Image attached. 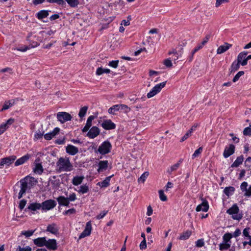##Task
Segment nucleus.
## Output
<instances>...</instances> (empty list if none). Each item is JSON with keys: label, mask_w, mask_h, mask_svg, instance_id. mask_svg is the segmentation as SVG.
Segmentation results:
<instances>
[{"label": "nucleus", "mask_w": 251, "mask_h": 251, "mask_svg": "<svg viewBox=\"0 0 251 251\" xmlns=\"http://www.w3.org/2000/svg\"><path fill=\"white\" fill-rule=\"evenodd\" d=\"M37 181L33 177L26 176L23 179L20 180V190L18 195V199H20L23 195L25 194L26 191L28 189V184H31V186L35 184Z\"/></svg>", "instance_id": "f257e3e1"}, {"label": "nucleus", "mask_w": 251, "mask_h": 251, "mask_svg": "<svg viewBox=\"0 0 251 251\" xmlns=\"http://www.w3.org/2000/svg\"><path fill=\"white\" fill-rule=\"evenodd\" d=\"M58 171L61 172H69L73 169V166L68 158L60 157L56 163Z\"/></svg>", "instance_id": "f03ea898"}, {"label": "nucleus", "mask_w": 251, "mask_h": 251, "mask_svg": "<svg viewBox=\"0 0 251 251\" xmlns=\"http://www.w3.org/2000/svg\"><path fill=\"white\" fill-rule=\"evenodd\" d=\"M167 81H164L155 85L152 89L147 94V98L150 99L159 93L161 89L164 88Z\"/></svg>", "instance_id": "7ed1b4c3"}, {"label": "nucleus", "mask_w": 251, "mask_h": 251, "mask_svg": "<svg viewBox=\"0 0 251 251\" xmlns=\"http://www.w3.org/2000/svg\"><path fill=\"white\" fill-rule=\"evenodd\" d=\"M111 148L112 145L110 142L105 141L99 146L98 151L100 154L104 155L110 152Z\"/></svg>", "instance_id": "20e7f679"}, {"label": "nucleus", "mask_w": 251, "mask_h": 251, "mask_svg": "<svg viewBox=\"0 0 251 251\" xmlns=\"http://www.w3.org/2000/svg\"><path fill=\"white\" fill-rule=\"evenodd\" d=\"M56 205V203L53 200H48L41 203V209L45 211L53 208Z\"/></svg>", "instance_id": "39448f33"}, {"label": "nucleus", "mask_w": 251, "mask_h": 251, "mask_svg": "<svg viewBox=\"0 0 251 251\" xmlns=\"http://www.w3.org/2000/svg\"><path fill=\"white\" fill-rule=\"evenodd\" d=\"M57 118L61 123L71 120V115L66 112H59L57 114Z\"/></svg>", "instance_id": "423d86ee"}, {"label": "nucleus", "mask_w": 251, "mask_h": 251, "mask_svg": "<svg viewBox=\"0 0 251 251\" xmlns=\"http://www.w3.org/2000/svg\"><path fill=\"white\" fill-rule=\"evenodd\" d=\"M16 159V156L15 155H11L2 158L0 162V169L3 168L4 165H10Z\"/></svg>", "instance_id": "0eeeda50"}, {"label": "nucleus", "mask_w": 251, "mask_h": 251, "mask_svg": "<svg viewBox=\"0 0 251 251\" xmlns=\"http://www.w3.org/2000/svg\"><path fill=\"white\" fill-rule=\"evenodd\" d=\"M45 247L49 250L54 251L57 249L56 240L54 239H46Z\"/></svg>", "instance_id": "6e6552de"}, {"label": "nucleus", "mask_w": 251, "mask_h": 251, "mask_svg": "<svg viewBox=\"0 0 251 251\" xmlns=\"http://www.w3.org/2000/svg\"><path fill=\"white\" fill-rule=\"evenodd\" d=\"M100 133V129L97 126H94L90 129L87 134V136L91 139H94L98 136Z\"/></svg>", "instance_id": "1a4fd4ad"}, {"label": "nucleus", "mask_w": 251, "mask_h": 251, "mask_svg": "<svg viewBox=\"0 0 251 251\" xmlns=\"http://www.w3.org/2000/svg\"><path fill=\"white\" fill-rule=\"evenodd\" d=\"M92 230V226L91 222L89 221L86 223L85 228L83 232L80 234L79 239L84 238L90 235Z\"/></svg>", "instance_id": "9d476101"}, {"label": "nucleus", "mask_w": 251, "mask_h": 251, "mask_svg": "<svg viewBox=\"0 0 251 251\" xmlns=\"http://www.w3.org/2000/svg\"><path fill=\"white\" fill-rule=\"evenodd\" d=\"M101 126L106 130L114 129L116 128V125L111 120H104Z\"/></svg>", "instance_id": "9b49d317"}, {"label": "nucleus", "mask_w": 251, "mask_h": 251, "mask_svg": "<svg viewBox=\"0 0 251 251\" xmlns=\"http://www.w3.org/2000/svg\"><path fill=\"white\" fill-rule=\"evenodd\" d=\"M248 54L247 51H243L240 52L237 56V61L242 66H245L247 64L246 56Z\"/></svg>", "instance_id": "f8f14e48"}, {"label": "nucleus", "mask_w": 251, "mask_h": 251, "mask_svg": "<svg viewBox=\"0 0 251 251\" xmlns=\"http://www.w3.org/2000/svg\"><path fill=\"white\" fill-rule=\"evenodd\" d=\"M235 146L233 144L229 145V147H226L223 153L225 158H227L234 153Z\"/></svg>", "instance_id": "ddd939ff"}, {"label": "nucleus", "mask_w": 251, "mask_h": 251, "mask_svg": "<svg viewBox=\"0 0 251 251\" xmlns=\"http://www.w3.org/2000/svg\"><path fill=\"white\" fill-rule=\"evenodd\" d=\"M59 228L57 225L55 223H52L49 225L47 227L46 231L49 232L54 235H56L58 233Z\"/></svg>", "instance_id": "4468645a"}, {"label": "nucleus", "mask_w": 251, "mask_h": 251, "mask_svg": "<svg viewBox=\"0 0 251 251\" xmlns=\"http://www.w3.org/2000/svg\"><path fill=\"white\" fill-rule=\"evenodd\" d=\"M209 209V204L206 200H204L202 202L198 205L196 209L197 212L202 211L204 212H207Z\"/></svg>", "instance_id": "2eb2a0df"}, {"label": "nucleus", "mask_w": 251, "mask_h": 251, "mask_svg": "<svg viewBox=\"0 0 251 251\" xmlns=\"http://www.w3.org/2000/svg\"><path fill=\"white\" fill-rule=\"evenodd\" d=\"M46 237H38L34 239L33 241L34 245L38 247H43L45 246Z\"/></svg>", "instance_id": "dca6fc26"}, {"label": "nucleus", "mask_w": 251, "mask_h": 251, "mask_svg": "<svg viewBox=\"0 0 251 251\" xmlns=\"http://www.w3.org/2000/svg\"><path fill=\"white\" fill-rule=\"evenodd\" d=\"M95 118V117L93 115L90 116L86 122V124L84 127L82 129L83 132H86L90 129L92 125V121Z\"/></svg>", "instance_id": "f3484780"}, {"label": "nucleus", "mask_w": 251, "mask_h": 251, "mask_svg": "<svg viewBox=\"0 0 251 251\" xmlns=\"http://www.w3.org/2000/svg\"><path fill=\"white\" fill-rule=\"evenodd\" d=\"M60 129L58 127H55L51 132L47 133L44 135V138L47 140H51L59 132Z\"/></svg>", "instance_id": "a211bd4d"}, {"label": "nucleus", "mask_w": 251, "mask_h": 251, "mask_svg": "<svg viewBox=\"0 0 251 251\" xmlns=\"http://www.w3.org/2000/svg\"><path fill=\"white\" fill-rule=\"evenodd\" d=\"M30 156L31 155L29 154H26L23 156L16 161L15 166H18L23 164L30 158Z\"/></svg>", "instance_id": "6ab92c4d"}, {"label": "nucleus", "mask_w": 251, "mask_h": 251, "mask_svg": "<svg viewBox=\"0 0 251 251\" xmlns=\"http://www.w3.org/2000/svg\"><path fill=\"white\" fill-rule=\"evenodd\" d=\"M66 152L71 155H75L78 152V149L76 147L69 145L66 147Z\"/></svg>", "instance_id": "aec40b11"}, {"label": "nucleus", "mask_w": 251, "mask_h": 251, "mask_svg": "<svg viewBox=\"0 0 251 251\" xmlns=\"http://www.w3.org/2000/svg\"><path fill=\"white\" fill-rule=\"evenodd\" d=\"M27 209L32 211V213H34V211L41 209V203L37 202L31 203L28 205L27 208L25 209V210Z\"/></svg>", "instance_id": "412c9836"}, {"label": "nucleus", "mask_w": 251, "mask_h": 251, "mask_svg": "<svg viewBox=\"0 0 251 251\" xmlns=\"http://www.w3.org/2000/svg\"><path fill=\"white\" fill-rule=\"evenodd\" d=\"M108 162L107 160L100 161L99 162V168L97 171L98 172H102L105 171L108 168Z\"/></svg>", "instance_id": "4be33fe9"}, {"label": "nucleus", "mask_w": 251, "mask_h": 251, "mask_svg": "<svg viewBox=\"0 0 251 251\" xmlns=\"http://www.w3.org/2000/svg\"><path fill=\"white\" fill-rule=\"evenodd\" d=\"M56 200L58 204L61 206H68L69 205V200L64 196H59Z\"/></svg>", "instance_id": "5701e85b"}, {"label": "nucleus", "mask_w": 251, "mask_h": 251, "mask_svg": "<svg viewBox=\"0 0 251 251\" xmlns=\"http://www.w3.org/2000/svg\"><path fill=\"white\" fill-rule=\"evenodd\" d=\"M231 45L226 43L224 45L220 46L217 50V54H222L228 50Z\"/></svg>", "instance_id": "b1692460"}, {"label": "nucleus", "mask_w": 251, "mask_h": 251, "mask_svg": "<svg viewBox=\"0 0 251 251\" xmlns=\"http://www.w3.org/2000/svg\"><path fill=\"white\" fill-rule=\"evenodd\" d=\"M113 175L106 177L105 179L101 182H99L97 185L100 186L101 188H106L110 184V181Z\"/></svg>", "instance_id": "393cba45"}, {"label": "nucleus", "mask_w": 251, "mask_h": 251, "mask_svg": "<svg viewBox=\"0 0 251 251\" xmlns=\"http://www.w3.org/2000/svg\"><path fill=\"white\" fill-rule=\"evenodd\" d=\"M44 171L42 165L40 163H35V167L33 168V172L38 175H41Z\"/></svg>", "instance_id": "a878e982"}, {"label": "nucleus", "mask_w": 251, "mask_h": 251, "mask_svg": "<svg viewBox=\"0 0 251 251\" xmlns=\"http://www.w3.org/2000/svg\"><path fill=\"white\" fill-rule=\"evenodd\" d=\"M49 11L42 10L39 11L36 14V17L39 20H42L43 18L47 17L49 16Z\"/></svg>", "instance_id": "bb28decb"}, {"label": "nucleus", "mask_w": 251, "mask_h": 251, "mask_svg": "<svg viewBox=\"0 0 251 251\" xmlns=\"http://www.w3.org/2000/svg\"><path fill=\"white\" fill-rule=\"evenodd\" d=\"M84 178V177L83 176H75L73 177L72 182L73 185L77 186L82 182Z\"/></svg>", "instance_id": "cd10ccee"}, {"label": "nucleus", "mask_w": 251, "mask_h": 251, "mask_svg": "<svg viewBox=\"0 0 251 251\" xmlns=\"http://www.w3.org/2000/svg\"><path fill=\"white\" fill-rule=\"evenodd\" d=\"M243 160V155H242L237 157L235 161L231 164V167L234 168L239 166L240 165L242 164Z\"/></svg>", "instance_id": "c85d7f7f"}, {"label": "nucleus", "mask_w": 251, "mask_h": 251, "mask_svg": "<svg viewBox=\"0 0 251 251\" xmlns=\"http://www.w3.org/2000/svg\"><path fill=\"white\" fill-rule=\"evenodd\" d=\"M14 103V100H11L8 101H6L3 105L2 109L0 110V111H2L9 109L10 107L12 106Z\"/></svg>", "instance_id": "c756f323"}, {"label": "nucleus", "mask_w": 251, "mask_h": 251, "mask_svg": "<svg viewBox=\"0 0 251 251\" xmlns=\"http://www.w3.org/2000/svg\"><path fill=\"white\" fill-rule=\"evenodd\" d=\"M239 208L236 204H234L232 207L227 210L226 213L229 215L239 213Z\"/></svg>", "instance_id": "7c9ffc66"}, {"label": "nucleus", "mask_w": 251, "mask_h": 251, "mask_svg": "<svg viewBox=\"0 0 251 251\" xmlns=\"http://www.w3.org/2000/svg\"><path fill=\"white\" fill-rule=\"evenodd\" d=\"M192 234V232L190 230H187L183 232L178 237V239L181 240H185L188 239Z\"/></svg>", "instance_id": "2f4dec72"}, {"label": "nucleus", "mask_w": 251, "mask_h": 251, "mask_svg": "<svg viewBox=\"0 0 251 251\" xmlns=\"http://www.w3.org/2000/svg\"><path fill=\"white\" fill-rule=\"evenodd\" d=\"M110 70L109 69L103 68L102 67H99L97 69L96 74L97 75H100L103 74H108L110 73Z\"/></svg>", "instance_id": "473e14b6"}, {"label": "nucleus", "mask_w": 251, "mask_h": 251, "mask_svg": "<svg viewBox=\"0 0 251 251\" xmlns=\"http://www.w3.org/2000/svg\"><path fill=\"white\" fill-rule=\"evenodd\" d=\"M235 191V188L232 186L226 187L224 190V193L227 196H229L233 194Z\"/></svg>", "instance_id": "72a5a7b5"}, {"label": "nucleus", "mask_w": 251, "mask_h": 251, "mask_svg": "<svg viewBox=\"0 0 251 251\" xmlns=\"http://www.w3.org/2000/svg\"><path fill=\"white\" fill-rule=\"evenodd\" d=\"M68 5L73 8L77 7L79 4V0H65Z\"/></svg>", "instance_id": "f704fd0d"}, {"label": "nucleus", "mask_w": 251, "mask_h": 251, "mask_svg": "<svg viewBox=\"0 0 251 251\" xmlns=\"http://www.w3.org/2000/svg\"><path fill=\"white\" fill-rule=\"evenodd\" d=\"M240 65V64L238 63L237 61H234L231 66L230 73H232V72H234L236 71H237L239 68Z\"/></svg>", "instance_id": "c9c22d12"}, {"label": "nucleus", "mask_w": 251, "mask_h": 251, "mask_svg": "<svg viewBox=\"0 0 251 251\" xmlns=\"http://www.w3.org/2000/svg\"><path fill=\"white\" fill-rule=\"evenodd\" d=\"M119 110V106L118 104H116L112 107H110L108 110V113L111 114H115V112L118 111Z\"/></svg>", "instance_id": "e433bc0d"}, {"label": "nucleus", "mask_w": 251, "mask_h": 251, "mask_svg": "<svg viewBox=\"0 0 251 251\" xmlns=\"http://www.w3.org/2000/svg\"><path fill=\"white\" fill-rule=\"evenodd\" d=\"M88 191H89V187H88V185H87L86 184H84V185H81L80 187V189L78 191V192L79 193H81V194H85V193H86L87 192H88Z\"/></svg>", "instance_id": "4c0bfd02"}, {"label": "nucleus", "mask_w": 251, "mask_h": 251, "mask_svg": "<svg viewBox=\"0 0 251 251\" xmlns=\"http://www.w3.org/2000/svg\"><path fill=\"white\" fill-rule=\"evenodd\" d=\"M35 230L36 229L27 231L24 230L22 231L21 235H24L26 237L28 238L32 236L35 231Z\"/></svg>", "instance_id": "58836bf2"}, {"label": "nucleus", "mask_w": 251, "mask_h": 251, "mask_svg": "<svg viewBox=\"0 0 251 251\" xmlns=\"http://www.w3.org/2000/svg\"><path fill=\"white\" fill-rule=\"evenodd\" d=\"M181 162V160H180L178 162L173 165L170 168V169H168V172L169 173H171L172 172L176 170L178 167H179L180 163Z\"/></svg>", "instance_id": "ea45409f"}, {"label": "nucleus", "mask_w": 251, "mask_h": 251, "mask_svg": "<svg viewBox=\"0 0 251 251\" xmlns=\"http://www.w3.org/2000/svg\"><path fill=\"white\" fill-rule=\"evenodd\" d=\"M88 106H85L80 109L78 113V115L80 118H83L85 115L88 110Z\"/></svg>", "instance_id": "a19ab883"}, {"label": "nucleus", "mask_w": 251, "mask_h": 251, "mask_svg": "<svg viewBox=\"0 0 251 251\" xmlns=\"http://www.w3.org/2000/svg\"><path fill=\"white\" fill-rule=\"evenodd\" d=\"M32 249L29 246H26L25 247H22L20 246H18L16 248L15 251H31Z\"/></svg>", "instance_id": "79ce46f5"}, {"label": "nucleus", "mask_w": 251, "mask_h": 251, "mask_svg": "<svg viewBox=\"0 0 251 251\" xmlns=\"http://www.w3.org/2000/svg\"><path fill=\"white\" fill-rule=\"evenodd\" d=\"M230 247V244L228 243L224 242V243L220 244L219 249L221 251L226 250Z\"/></svg>", "instance_id": "37998d69"}, {"label": "nucleus", "mask_w": 251, "mask_h": 251, "mask_svg": "<svg viewBox=\"0 0 251 251\" xmlns=\"http://www.w3.org/2000/svg\"><path fill=\"white\" fill-rule=\"evenodd\" d=\"M232 237V235L230 233H226L223 236V240L224 242L228 243Z\"/></svg>", "instance_id": "c03bdc74"}, {"label": "nucleus", "mask_w": 251, "mask_h": 251, "mask_svg": "<svg viewBox=\"0 0 251 251\" xmlns=\"http://www.w3.org/2000/svg\"><path fill=\"white\" fill-rule=\"evenodd\" d=\"M149 175V173L148 172H146L144 173L141 175V176L138 178V182H144L145 181L146 179L148 176Z\"/></svg>", "instance_id": "a18cd8bd"}, {"label": "nucleus", "mask_w": 251, "mask_h": 251, "mask_svg": "<svg viewBox=\"0 0 251 251\" xmlns=\"http://www.w3.org/2000/svg\"><path fill=\"white\" fill-rule=\"evenodd\" d=\"M49 3H56L60 5H64L66 4L64 0H47Z\"/></svg>", "instance_id": "49530a36"}, {"label": "nucleus", "mask_w": 251, "mask_h": 251, "mask_svg": "<svg viewBox=\"0 0 251 251\" xmlns=\"http://www.w3.org/2000/svg\"><path fill=\"white\" fill-rule=\"evenodd\" d=\"M158 193L159 195V198L161 200V201H165L167 200V197L164 194V191L163 190H159Z\"/></svg>", "instance_id": "de8ad7c7"}, {"label": "nucleus", "mask_w": 251, "mask_h": 251, "mask_svg": "<svg viewBox=\"0 0 251 251\" xmlns=\"http://www.w3.org/2000/svg\"><path fill=\"white\" fill-rule=\"evenodd\" d=\"M202 151V147H201L196 150L192 155V158H195L199 156Z\"/></svg>", "instance_id": "09e8293b"}, {"label": "nucleus", "mask_w": 251, "mask_h": 251, "mask_svg": "<svg viewBox=\"0 0 251 251\" xmlns=\"http://www.w3.org/2000/svg\"><path fill=\"white\" fill-rule=\"evenodd\" d=\"M30 49V48L29 47V46H24L23 47H19V48H14L13 50H17L18 51H21L25 52V51H26L27 50H29Z\"/></svg>", "instance_id": "8fccbe9b"}, {"label": "nucleus", "mask_w": 251, "mask_h": 251, "mask_svg": "<svg viewBox=\"0 0 251 251\" xmlns=\"http://www.w3.org/2000/svg\"><path fill=\"white\" fill-rule=\"evenodd\" d=\"M243 134L245 136H251V126L246 127L243 130Z\"/></svg>", "instance_id": "3c124183"}, {"label": "nucleus", "mask_w": 251, "mask_h": 251, "mask_svg": "<svg viewBox=\"0 0 251 251\" xmlns=\"http://www.w3.org/2000/svg\"><path fill=\"white\" fill-rule=\"evenodd\" d=\"M119 60H113L109 62L108 66L114 68H116L118 66Z\"/></svg>", "instance_id": "603ef678"}, {"label": "nucleus", "mask_w": 251, "mask_h": 251, "mask_svg": "<svg viewBox=\"0 0 251 251\" xmlns=\"http://www.w3.org/2000/svg\"><path fill=\"white\" fill-rule=\"evenodd\" d=\"M232 218L234 220H236L238 221L240 220L242 218V214H239V213H237L236 214H232Z\"/></svg>", "instance_id": "864d4df0"}, {"label": "nucleus", "mask_w": 251, "mask_h": 251, "mask_svg": "<svg viewBox=\"0 0 251 251\" xmlns=\"http://www.w3.org/2000/svg\"><path fill=\"white\" fill-rule=\"evenodd\" d=\"M204 245V242L202 239H199L196 242V246L197 247L201 248L203 247Z\"/></svg>", "instance_id": "5fc2aeb1"}, {"label": "nucleus", "mask_w": 251, "mask_h": 251, "mask_svg": "<svg viewBox=\"0 0 251 251\" xmlns=\"http://www.w3.org/2000/svg\"><path fill=\"white\" fill-rule=\"evenodd\" d=\"M51 184L52 185V187L55 188H57L60 185V180L59 179H56L54 180H51Z\"/></svg>", "instance_id": "6e6d98bb"}, {"label": "nucleus", "mask_w": 251, "mask_h": 251, "mask_svg": "<svg viewBox=\"0 0 251 251\" xmlns=\"http://www.w3.org/2000/svg\"><path fill=\"white\" fill-rule=\"evenodd\" d=\"M248 183L246 181H244L242 182L240 185V188L242 192L245 191L247 190V187H248Z\"/></svg>", "instance_id": "4d7b16f0"}, {"label": "nucleus", "mask_w": 251, "mask_h": 251, "mask_svg": "<svg viewBox=\"0 0 251 251\" xmlns=\"http://www.w3.org/2000/svg\"><path fill=\"white\" fill-rule=\"evenodd\" d=\"M26 202H27L26 200H24V199L20 201L19 205V207L20 209V210H22L24 209V208L25 207V205L26 204Z\"/></svg>", "instance_id": "13d9d810"}, {"label": "nucleus", "mask_w": 251, "mask_h": 251, "mask_svg": "<svg viewBox=\"0 0 251 251\" xmlns=\"http://www.w3.org/2000/svg\"><path fill=\"white\" fill-rule=\"evenodd\" d=\"M76 213V210L75 208H73L65 211L63 213L64 215H71L75 214Z\"/></svg>", "instance_id": "bf43d9fd"}, {"label": "nucleus", "mask_w": 251, "mask_h": 251, "mask_svg": "<svg viewBox=\"0 0 251 251\" xmlns=\"http://www.w3.org/2000/svg\"><path fill=\"white\" fill-rule=\"evenodd\" d=\"M43 136V133H42L40 131H38V132H36V133L34 134V139L36 140L40 139L42 138Z\"/></svg>", "instance_id": "052dcab7"}, {"label": "nucleus", "mask_w": 251, "mask_h": 251, "mask_svg": "<svg viewBox=\"0 0 251 251\" xmlns=\"http://www.w3.org/2000/svg\"><path fill=\"white\" fill-rule=\"evenodd\" d=\"M249 230H250V228L249 227H246L245 228L244 230H243V234L244 236L246 237H248V238H250L251 237V236L249 234Z\"/></svg>", "instance_id": "680f3d73"}, {"label": "nucleus", "mask_w": 251, "mask_h": 251, "mask_svg": "<svg viewBox=\"0 0 251 251\" xmlns=\"http://www.w3.org/2000/svg\"><path fill=\"white\" fill-rule=\"evenodd\" d=\"M228 0H216L215 6L218 7L220 5L224 3L228 2Z\"/></svg>", "instance_id": "e2e57ef3"}, {"label": "nucleus", "mask_w": 251, "mask_h": 251, "mask_svg": "<svg viewBox=\"0 0 251 251\" xmlns=\"http://www.w3.org/2000/svg\"><path fill=\"white\" fill-rule=\"evenodd\" d=\"M68 200H69V201H75L76 199V195L75 193H73L72 194H70L69 196V197L67 198Z\"/></svg>", "instance_id": "0e129e2a"}, {"label": "nucleus", "mask_w": 251, "mask_h": 251, "mask_svg": "<svg viewBox=\"0 0 251 251\" xmlns=\"http://www.w3.org/2000/svg\"><path fill=\"white\" fill-rule=\"evenodd\" d=\"M191 131H188L187 133L181 138L180 142H182L186 140L189 137L191 136Z\"/></svg>", "instance_id": "69168bd1"}, {"label": "nucleus", "mask_w": 251, "mask_h": 251, "mask_svg": "<svg viewBox=\"0 0 251 251\" xmlns=\"http://www.w3.org/2000/svg\"><path fill=\"white\" fill-rule=\"evenodd\" d=\"M210 36L209 35H207L205 36V37L203 39V41L201 43V45L203 47L204 45H205L207 42L208 41Z\"/></svg>", "instance_id": "338daca9"}, {"label": "nucleus", "mask_w": 251, "mask_h": 251, "mask_svg": "<svg viewBox=\"0 0 251 251\" xmlns=\"http://www.w3.org/2000/svg\"><path fill=\"white\" fill-rule=\"evenodd\" d=\"M164 64L167 67H171L172 66V63L170 59H167L164 61Z\"/></svg>", "instance_id": "774afa93"}]
</instances>
